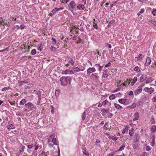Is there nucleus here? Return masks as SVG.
Here are the masks:
<instances>
[{
	"label": "nucleus",
	"mask_w": 156,
	"mask_h": 156,
	"mask_svg": "<svg viewBox=\"0 0 156 156\" xmlns=\"http://www.w3.org/2000/svg\"><path fill=\"white\" fill-rule=\"evenodd\" d=\"M27 102V101L25 99H22L20 101V105H24Z\"/></svg>",
	"instance_id": "b1692460"
},
{
	"label": "nucleus",
	"mask_w": 156,
	"mask_h": 156,
	"mask_svg": "<svg viewBox=\"0 0 156 156\" xmlns=\"http://www.w3.org/2000/svg\"><path fill=\"white\" fill-rule=\"evenodd\" d=\"M134 70L137 73L139 72L140 71V70L139 67L137 66H136L134 69Z\"/></svg>",
	"instance_id": "cd10ccee"
},
{
	"label": "nucleus",
	"mask_w": 156,
	"mask_h": 156,
	"mask_svg": "<svg viewBox=\"0 0 156 156\" xmlns=\"http://www.w3.org/2000/svg\"><path fill=\"white\" fill-rule=\"evenodd\" d=\"M108 76V75L107 72V69H106L104 70V72H103L102 76L104 78H107Z\"/></svg>",
	"instance_id": "ddd939ff"
},
{
	"label": "nucleus",
	"mask_w": 156,
	"mask_h": 156,
	"mask_svg": "<svg viewBox=\"0 0 156 156\" xmlns=\"http://www.w3.org/2000/svg\"><path fill=\"white\" fill-rule=\"evenodd\" d=\"M69 74H74V72L73 70L69 69Z\"/></svg>",
	"instance_id": "e2e57ef3"
},
{
	"label": "nucleus",
	"mask_w": 156,
	"mask_h": 156,
	"mask_svg": "<svg viewBox=\"0 0 156 156\" xmlns=\"http://www.w3.org/2000/svg\"><path fill=\"white\" fill-rule=\"evenodd\" d=\"M51 142L55 145H57L58 144V141L55 138L51 140Z\"/></svg>",
	"instance_id": "a211bd4d"
},
{
	"label": "nucleus",
	"mask_w": 156,
	"mask_h": 156,
	"mask_svg": "<svg viewBox=\"0 0 156 156\" xmlns=\"http://www.w3.org/2000/svg\"><path fill=\"white\" fill-rule=\"evenodd\" d=\"M82 119L83 120H84L85 119V118L86 117V113L85 112H84L83 115H82Z\"/></svg>",
	"instance_id": "c756f323"
},
{
	"label": "nucleus",
	"mask_w": 156,
	"mask_h": 156,
	"mask_svg": "<svg viewBox=\"0 0 156 156\" xmlns=\"http://www.w3.org/2000/svg\"><path fill=\"white\" fill-rule=\"evenodd\" d=\"M137 80V77H135L133 80V81L135 83Z\"/></svg>",
	"instance_id": "5fc2aeb1"
},
{
	"label": "nucleus",
	"mask_w": 156,
	"mask_h": 156,
	"mask_svg": "<svg viewBox=\"0 0 156 156\" xmlns=\"http://www.w3.org/2000/svg\"><path fill=\"white\" fill-rule=\"evenodd\" d=\"M60 92V90L58 89L56 90L55 93V96L57 97L58 96Z\"/></svg>",
	"instance_id": "473e14b6"
},
{
	"label": "nucleus",
	"mask_w": 156,
	"mask_h": 156,
	"mask_svg": "<svg viewBox=\"0 0 156 156\" xmlns=\"http://www.w3.org/2000/svg\"><path fill=\"white\" fill-rule=\"evenodd\" d=\"M10 89V87H4V88H3L2 90V91H5V90H9Z\"/></svg>",
	"instance_id": "a19ab883"
},
{
	"label": "nucleus",
	"mask_w": 156,
	"mask_h": 156,
	"mask_svg": "<svg viewBox=\"0 0 156 156\" xmlns=\"http://www.w3.org/2000/svg\"><path fill=\"white\" fill-rule=\"evenodd\" d=\"M55 134L54 133H53L49 136V138H50V139H51V140H52V139H53L55 138Z\"/></svg>",
	"instance_id": "7c9ffc66"
},
{
	"label": "nucleus",
	"mask_w": 156,
	"mask_h": 156,
	"mask_svg": "<svg viewBox=\"0 0 156 156\" xmlns=\"http://www.w3.org/2000/svg\"><path fill=\"white\" fill-rule=\"evenodd\" d=\"M108 101L107 100H105V101H104L102 103V105H106L107 103V102H108Z\"/></svg>",
	"instance_id": "a18cd8bd"
},
{
	"label": "nucleus",
	"mask_w": 156,
	"mask_h": 156,
	"mask_svg": "<svg viewBox=\"0 0 156 156\" xmlns=\"http://www.w3.org/2000/svg\"><path fill=\"white\" fill-rule=\"evenodd\" d=\"M51 112L52 113H54V108L53 106L52 105H51Z\"/></svg>",
	"instance_id": "de8ad7c7"
},
{
	"label": "nucleus",
	"mask_w": 156,
	"mask_h": 156,
	"mask_svg": "<svg viewBox=\"0 0 156 156\" xmlns=\"http://www.w3.org/2000/svg\"><path fill=\"white\" fill-rule=\"evenodd\" d=\"M144 56L143 55L141 54H140L138 56V58H142L144 57Z\"/></svg>",
	"instance_id": "13d9d810"
},
{
	"label": "nucleus",
	"mask_w": 156,
	"mask_h": 156,
	"mask_svg": "<svg viewBox=\"0 0 156 156\" xmlns=\"http://www.w3.org/2000/svg\"><path fill=\"white\" fill-rule=\"evenodd\" d=\"M38 50H39L41 51L42 50L43 47L41 45H38Z\"/></svg>",
	"instance_id": "37998d69"
},
{
	"label": "nucleus",
	"mask_w": 156,
	"mask_h": 156,
	"mask_svg": "<svg viewBox=\"0 0 156 156\" xmlns=\"http://www.w3.org/2000/svg\"><path fill=\"white\" fill-rule=\"evenodd\" d=\"M134 117L133 119V121H136L139 119L140 117V114L138 112H136L134 114Z\"/></svg>",
	"instance_id": "0eeeda50"
},
{
	"label": "nucleus",
	"mask_w": 156,
	"mask_h": 156,
	"mask_svg": "<svg viewBox=\"0 0 156 156\" xmlns=\"http://www.w3.org/2000/svg\"><path fill=\"white\" fill-rule=\"evenodd\" d=\"M25 107L26 108L25 111H30L35 109V106L31 102H28L25 105Z\"/></svg>",
	"instance_id": "f257e3e1"
},
{
	"label": "nucleus",
	"mask_w": 156,
	"mask_h": 156,
	"mask_svg": "<svg viewBox=\"0 0 156 156\" xmlns=\"http://www.w3.org/2000/svg\"><path fill=\"white\" fill-rule=\"evenodd\" d=\"M133 91H130L128 93V95L129 96L132 95H133Z\"/></svg>",
	"instance_id": "052dcab7"
},
{
	"label": "nucleus",
	"mask_w": 156,
	"mask_h": 156,
	"mask_svg": "<svg viewBox=\"0 0 156 156\" xmlns=\"http://www.w3.org/2000/svg\"><path fill=\"white\" fill-rule=\"evenodd\" d=\"M93 27L94 28H95V29H98V26L97 24H94L93 25Z\"/></svg>",
	"instance_id": "bf43d9fd"
},
{
	"label": "nucleus",
	"mask_w": 156,
	"mask_h": 156,
	"mask_svg": "<svg viewBox=\"0 0 156 156\" xmlns=\"http://www.w3.org/2000/svg\"><path fill=\"white\" fill-rule=\"evenodd\" d=\"M125 147V145L121 146L118 150V151H120L123 150L124 149Z\"/></svg>",
	"instance_id": "e433bc0d"
},
{
	"label": "nucleus",
	"mask_w": 156,
	"mask_h": 156,
	"mask_svg": "<svg viewBox=\"0 0 156 156\" xmlns=\"http://www.w3.org/2000/svg\"><path fill=\"white\" fill-rule=\"evenodd\" d=\"M155 144V140L154 139H152V142L151 143V145L153 147L154 146Z\"/></svg>",
	"instance_id": "79ce46f5"
},
{
	"label": "nucleus",
	"mask_w": 156,
	"mask_h": 156,
	"mask_svg": "<svg viewBox=\"0 0 156 156\" xmlns=\"http://www.w3.org/2000/svg\"><path fill=\"white\" fill-rule=\"evenodd\" d=\"M83 153L87 156H88L89 155V153L86 150H85L84 151H83Z\"/></svg>",
	"instance_id": "49530a36"
},
{
	"label": "nucleus",
	"mask_w": 156,
	"mask_h": 156,
	"mask_svg": "<svg viewBox=\"0 0 156 156\" xmlns=\"http://www.w3.org/2000/svg\"><path fill=\"white\" fill-rule=\"evenodd\" d=\"M111 63L110 62H109L107 64L105 65V67L106 68V67H109V66H111Z\"/></svg>",
	"instance_id": "09e8293b"
},
{
	"label": "nucleus",
	"mask_w": 156,
	"mask_h": 156,
	"mask_svg": "<svg viewBox=\"0 0 156 156\" xmlns=\"http://www.w3.org/2000/svg\"><path fill=\"white\" fill-rule=\"evenodd\" d=\"M6 126L7 128L9 129H13L15 128L14 126L12 124L8 125Z\"/></svg>",
	"instance_id": "f3484780"
},
{
	"label": "nucleus",
	"mask_w": 156,
	"mask_h": 156,
	"mask_svg": "<svg viewBox=\"0 0 156 156\" xmlns=\"http://www.w3.org/2000/svg\"><path fill=\"white\" fill-rule=\"evenodd\" d=\"M136 106V104L135 103H133L132 105H131V107L132 108H135Z\"/></svg>",
	"instance_id": "4d7b16f0"
},
{
	"label": "nucleus",
	"mask_w": 156,
	"mask_h": 156,
	"mask_svg": "<svg viewBox=\"0 0 156 156\" xmlns=\"http://www.w3.org/2000/svg\"><path fill=\"white\" fill-rule=\"evenodd\" d=\"M147 78V76L145 74H142L140 78V82L144 81Z\"/></svg>",
	"instance_id": "6e6552de"
},
{
	"label": "nucleus",
	"mask_w": 156,
	"mask_h": 156,
	"mask_svg": "<svg viewBox=\"0 0 156 156\" xmlns=\"http://www.w3.org/2000/svg\"><path fill=\"white\" fill-rule=\"evenodd\" d=\"M91 78L95 81H98V79L97 76L95 75L94 74L92 73L90 76Z\"/></svg>",
	"instance_id": "9b49d317"
},
{
	"label": "nucleus",
	"mask_w": 156,
	"mask_h": 156,
	"mask_svg": "<svg viewBox=\"0 0 156 156\" xmlns=\"http://www.w3.org/2000/svg\"><path fill=\"white\" fill-rule=\"evenodd\" d=\"M73 38V40H76L77 39V36H74Z\"/></svg>",
	"instance_id": "774afa93"
},
{
	"label": "nucleus",
	"mask_w": 156,
	"mask_h": 156,
	"mask_svg": "<svg viewBox=\"0 0 156 156\" xmlns=\"http://www.w3.org/2000/svg\"><path fill=\"white\" fill-rule=\"evenodd\" d=\"M126 101V99H119L118 100V101L119 103L121 104H123L125 103Z\"/></svg>",
	"instance_id": "5701e85b"
},
{
	"label": "nucleus",
	"mask_w": 156,
	"mask_h": 156,
	"mask_svg": "<svg viewBox=\"0 0 156 156\" xmlns=\"http://www.w3.org/2000/svg\"><path fill=\"white\" fill-rule=\"evenodd\" d=\"M20 27L19 26L16 25L12 28V29L13 30H15V29L18 30L20 29Z\"/></svg>",
	"instance_id": "c03bdc74"
},
{
	"label": "nucleus",
	"mask_w": 156,
	"mask_h": 156,
	"mask_svg": "<svg viewBox=\"0 0 156 156\" xmlns=\"http://www.w3.org/2000/svg\"><path fill=\"white\" fill-rule=\"evenodd\" d=\"M9 102L11 104V105H12L15 104V101L12 102L11 101H9Z\"/></svg>",
	"instance_id": "864d4df0"
},
{
	"label": "nucleus",
	"mask_w": 156,
	"mask_h": 156,
	"mask_svg": "<svg viewBox=\"0 0 156 156\" xmlns=\"http://www.w3.org/2000/svg\"><path fill=\"white\" fill-rule=\"evenodd\" d=\"M60 9H63V8L59 9V8H55L52 11V12L53 13H55L57 11L59 10Z\"/></svg>",
	"instance_id": "bb28decb"
},
{
	"label": "nucleus",
	"mask_w": 156,
	"mask_h": 156,
	"mask_svg": "<svg viewBox=\"0 0 156 156\" xmlns=\"http://www.w3.org/2000/svg\"><path fill=\"white\" fill-rule=\"evenodd\" d=\"M74 71H76V72H79L80 71H83L85 69L84 68L82 69H80V68H78V67H73L72 69Z\"/></svg>",
	"instance_id": "f8f14e48"
},
{
	"label": "nucleus",
	"mask_w": 156,
	"mask_h": 156,
	"mask_svg": "<svg viewBox=\"0 0 156 156\" xmlns=\"http://www.w3.org/2000/svg\"><path fill=\"white\" fill-rule=\"evenodd\" d=\"M129 126H126V127H125L123 129H122V134H124V133H125L126 132V130H128L129 129Z\"/></svg>",
	"instance_id": "412c9836"
},
{
	"label": "nucleus",
	"mask_w": 156,
	"mask_h": 156,
	"mask_svg": "<svg viewBox=\"0 0 156 156\" xmlns=\"http://www.w3.org/2000/svg\"><path fill=\"white\" fill-rule=\"evenodd\" d=\"M144 9H141L140 11L137 13V15L140 16L141 14H142L144 12Z\"/></svg>",
	"instance_id": "a878e982"
},
{
	"label": "nucleus",
	"mask_w": 156,
	"mask_h": 156,
	"mask_svg": "<svg viewBox=\"0 0 156 156\" xmlns=\"http://www.w3.org/2000/svg\"><path fill=\"white\" fill-rule=\"evenodd\" d=\"M21 83L23 84V83H28V81L27 80H24L23 81H21Z\"/></svg>",
	"instance_id": "680f3d73"
},
{
	"label": "nucleus",
	"mask_w": 156,
	"mask_h": 156,
	"mask_svg": "<svg viewBox=\"0 0 156 156\" xmlns=\"http://www.w3.org/2000/svg\"><path fill=\"white\" fill-rule=\"evenodd\" d=\"M151 130L153 133H154L156 131V126H153L151 128Z\"/></svg>",
	"instance_id": "393cba45"
},
{
	"label": "nucleus",
	"mask_w": 156,
	"mask_h": 156,
	"mask_svg": "<svg viewBox=\"0 0 156 156\" xmlns=\"http://www.w3.org/2000/svg\"><path fill=\"white\" fill-rule=\"evenodd\" d=\"M115 98V96L114 94H112V95H110L109 97V99L110 100H113Z\"/></svg>",
	"instance_id": "c9c22d12"
},
{
	"label": "nucleus",
	"mask_w": 156,
	"mask_h": 156,
	"mask_svg": "<svg viewBox=\"0 0 156 156\" xmlns=\"http://www.w3.org/2000/svg\"><path fill=\"white\" fill-rule=\"evenodd\" d=\"M62 74H67L68 73V70L67 69H66L65 70H63L62 72Z\"/></svg>",
	"instance_id": "72a5a7b5"
},
{
	"label": "nucleus",
	"mask_w": 156,
	"mask_h": 156,
	"mask_svg": "<svg viewBox=\"0 0 156 156\" xmlns=\"http://www.w3.org/2000/svg\"><path fill=\"white\" fill-rule=\"evenodd\" d=\"M151 150L150 147L149 146H147L146 147V150L147 151H149Z\"/></svg>",
	"instance_id": "8fccbe9b"
},
{
	"label": "nucleus",
	"mask_w": 156,
	"mask_h": 156,
	"mask_svg": "<svg viewBox=\"0 0 156 156\" xmlns=\"http://www.w3.org/2000/svg\"><path fill=\"white\" fill-rule=\"evenodd\" d=\"M101 112H102V114L103 116L105 115L106 113H107L108 112V111L107 109H106L105 108H103L101 110Z\"/></svg>",
	"instance_id": "dca6fc26"
},
{
	"label": "nucleus",
	"mask_w": 156,
	"mask_h": 156,
	"mask_svg": "<svg viewBox=\"0 0 156 156\" xmlns=\"http://www.w3.org/2000/svg\"><path fill=\"white\" fill-rule=\"evenodd\" d=\"M145 86V84H141L140 85L139 87H138V88H142V87H144V86Z\"/></svg>",
	"instance_id": "0e129e2a"
},
{
	"label": "nucleus",
	"mask_w": 156,
	"mask_h": 156,
	"mask_svg": "<svg viewBox=\"0 0 156 156\" xmlns=\"http://www.w3.org/2000/svg\"><path fill=\"white\" fill-rule=\"evenodd\" d=\"M152 100L154 102L156 101V97H153L152 99Z\"/></svg>",
	"instance_id": "338daca9"
},
{
	"label": "nucleus",
	"mask_w": 156,
	"mask_h": 156,
	"mask_svg": "<svg viewBox=\"0 0 156 156\" xmlns=\"http://www.w3.org/2000/svg\"><path fill=\"white\" fill-rule=\"evenodd\" d=\"M50 49L51 51H55L56 50V48L54 46H51L50 48Z\"/></svg>",
	"instance_id": "6e6d98bb"
},
{
	"label": "nucleus",
	"mask_w": 156,
	"mask_h": 156,
	"mask_svg": "<svg viewBox=\"0 0 156 156\" xmlns=\"http://www.w3.org/2000/svg\"><path fill=\"white\" fill-rule=\"evenodd\" d=\"M152 13L153 15L154 16H156V9H152Z\"/></svg>",
	"instance_id": "2f4dec72"
},
{
	"label": "nucleus",
	"mask_w": 156,
	"mask_h": 156,
	"mask_svg": "<svg viewBox=\"0 0 156 156\" xmlns=\"http://www.w3.org/2000/svg\"><path fill=\"white\" fill-rule=\"evenodd\" d=\"M103 66H100V67H98V70L100 72V73L101 72V70H102V69L103 68Z\"/></svg>",
	"instance_id": "3c124183"
},
{
	"label": "nucleus",
	"mask_w": 156,
	"mask_h": 156,
	"mask_svg": "<svg viewBox=\"0 0 156 156\" xmlns=\"http://www.w3.org/2000/svg\"><path fill=\"white\" fill-rule=\"evenodd\" d=\"M41 154L42 155H44L45 156H50L49 153L48 151L47 152L44 151H42L41 153Z\"/></svg>",
	"instance_id": "6ab92c4d"
},
{
	"label": "nucleus",
	"mask_w": 156,
	"mask_h": 156,
	"mask_svg": "<svg viewBox=\"0 0 156 156\" xmlns=\"http://www.w3.org/2000/svg\"><path fill=\"white\" fill-rule=\"evenodd\" d=\"M129 134L131 136H132L134 134V132L133 130L130 129L129 131Z\"/></svg>",
	"instance_id": "ea45409f"
},
{
	"label": "nucleus",
	"mask_w": 156,
	"mask_h": 156,
	"mask_svg": "<svg viewBox=\"0 0 156 156\" xmlns=\"http://www.w3.org/2000/svg\"><path fill=\"white\" fill-rule=\"evenodd\" d=\"M69 9L72 12L76 10V5L74 1H71L69 3Z\"/></svg>",
	"instance_id": "f03ea898"
},
{
	"label": "nucleus",
	"mask_w": 156,
	"mask_h": 156,
	"mask_svg": "<svg viewBox=\"0 0 156 156\" xmlns=\"http://www.w3.org/2000/svg\"><path fill=\"white\" fill-rule=\"evenodd\" d=\"M114 105L117 109L121 110L122 108V107L119 104L114 103Z\"/></svg>",
	"instance_id": "2eb2a0df"
},
{
	"label": "nucleus",
	"mask_w": 156,
	"mask_h": 156,
	"mask_svg": "<svg viewBox=\"0 0 156 156\" xmlns=\"http://www.w3.org/2000/svg\"><path fill=\"white\" fill-rule=\"evenodd\" d=\"M142 91V88H140L137 90L134 91V93L135 95H137L141 93Z\"/></svg>",
	"instance_id": "9d476101"
},
{
	"label": "nucleus",
	"mask_w": 156,
	"mask_h": 156,
	"mask_svg": "<svg viewBox=\"0 0 156 156\" xmlns=\"http://www.w3.org/2000/svg\"><path fill=\"white\" fill-rule=\"evenodd\" d=\"M36 50L35 49H34L31 51L30 54L32 55H34L36 54Z\"/></svg>",
	"instance_id": "c85d7f7f"
},
{
	"label": "nucleus",
	"mask_w": 156,
	"mask_h": 156,
	"mask_svg": "<svg viewBox=\"0 0 156 156\" xmlns=\"http://www.w3.org/2000/svg\"><path fill=\"white\" fill-rule=\"evenodd\" d=\"M37 151H34L32 152V155L34 156H37Z\"/></svg>",
	"instance_id": "f704fd0d"
},
{
	"label": "nucleus",
	"mask_w": 156,
	"mask_h": 156,
	"mask_svg": "<svg viewBox=\"0 0 156 156\" xmlns=\"http://www.w3.org/2000/svg\"><path fill=\"white\" fill-rule=\"evenodd\" d=\"M68 77L63 76L60 79V81L61 82V84L63 86H66L68 84Z\"/></svg>",
	"instance_id": "7ed1b4c3"
},
{
	"label": "nucleus",
	"mask_w": 156,
	"mask_h": 156,
	"mask_svg": "<svg viewBox=\"0 0 156 156\" xmlns=\"http://www.w3.org/2000/svg\"><path fill=\"white\" fill-rule=\"evenodd\" d=\"M34 146V149L35 150H37L39 147V145L37 143H36L35 144H30L28 145L27 146V147L30 149L32 148Z\"/></svg>",
	"instance_id": "20e7f679"
},
{
	"label": "nucleus",
	"mask_w": 156,
	"mask_h": 156,
	"mask_svg": "<svg viewBox=\"0 0 156 156\" xmlns=\"http://www.w3.org/2000/svg\"><path fill=\"white\" fill-rule=\"evenodd\" d=\"M52 41V44L53 45H54L56 44V41L55 39L54 38H52L51 39Z\"/></svg>",
	"instance_id": "58836bf2"
},
{
	"label": "nucleus",
	"mask_w": 156,
	"mask_h": 156,
	"mask_svg": "<svg viewBox=\"0 0 156 156\" xmlns=\"http://www.w3.org/2000/svg\"><path fill=\"white\" fill-rule=\"evenodd\" d=\"M109 138L112 140L113 141H116L118 139V138L117 137L114 136L112 135L109 136Z\"/></svg>",
	"instance_id": "aec40b11"
},
{
	"label": "nucleus",
	"mask_w": 156,
	"mask_h": 156,
	"mask_svg": "<svg viewBox=\"0 0 156 156\" xmlns=\"http://www.w3.org/2000/svg\"><path fill=\"white\" fill-rule=\"evenodd\" d=\"M144 90L145 92H148L149 94H151L154 91V90L152 87L150 88L145 87L144 89Z\"/></svg>",
	"instance_id": "39448f33"
},
{
	"label": "nucleus",
	"mask_w": 156,
	"mask_h": 156,
	"mask_svg": "<svg viewBox=\"0 0 156 156\" xmlns=\"http://www.w3.org/2000/svg\"><path fill=\"white\" fill-rule=\"evenodd\" d=\"M71 59V61H70L69 60V62H70V64H71V65L72 66H74V61H73V60L72 59Z\"/></svg>",
	"instance_id": "603ef678"
},
{
	"label": "nucleus",
	"mask_w": 156,
	"mask_h": 156,
	"mask_svg": "<svg viewBox=\"0 0 156 156\" xmlns=\"http://www.w3.org/2000/svg\"><path fill=\"white\" fill-rule=\"evenodd\" d=\"M84 5L80 4L79 6H77V8L79 10H83L85 8V5Z\"/></svg>",
	"instance_id": "4468645a"
},
{
	"label": "nucleus",
	"mask_w": 156,
	"mask_h": 156,
	"mask_svg": "<svg viewBox=\"0 0 156 156\" xmlns=\"http://www.w3.org/2000/svg\"><path fill=\"white\" fill-rule=\"evenodd\" d=\"M95 71L96 69L94 67H90L87 70V74L89 75L92 73L95 72Z\"/></svg>",
	"instance_id": "423d86ee"
},
{
	"label": "nucleus",
	"mask_w": 156,
	"mask_h": 156,
	"mask_svg": "<svg viewBox=\"0 0 156 156\" xmlns=\"http://www.w3.org/2000/svg\"><path fill=\"white\" fill-rule=\"evenodd\" d=\"M151 60L150 58L148 57H147L145 64V65L146 66H149L151 64Z\"/></svg>",
	"instance_id": "1a4fd4ad"
},
{
	"label": "nucleus",
	"mask_w": 156,
	"mask_h": 156,
	"mask_svg": "<svg viewBox=\"0 0 156 156\" xmlns=\"http://www.w3.org/2000/svg\"><path fill=\"white\" fill-rule=\"evenodd\" d=\"M130 81H129L128 80H126L125 82V83H124L123 84H121V85H122L123 86H126L127 84L128 85H129L130 83Z\"/></svg>",
	"instance_id": "4be33fe9"
},
{
	"label": "nucleus",
	"mask_w": 156,
	"mask_h": 156,
	"mask_svg": "<svg viewBox=\"0 0 156 156\" xmlns=\"http://www.w3.org/2000/svg\"><path fill=\"white\" fill-rule=\"evenodd\" d=\"M48 143L49 145V146L51 147H52L54 145L53 144H50V142H51V139H48Z\"/></svg>",
	"instance_id": "4c0bfd02"
},
{
	"label": "nucleus",
	"mask_w": 156,
	"mask_h": 156,
	"mask_svg": "<svg viewBox=\"0 0 156 156\" xmlns=\"http://www.w3.org/2000/svg\"><path fill=\"white\" fill-rule=\"evenodd\" d=\"M100 142H101V141L99 139H96V141H95L96 143L99 144L100 143Z\"/></svg>",
	"instance_id": "69168bd1"
}]
</instances>
